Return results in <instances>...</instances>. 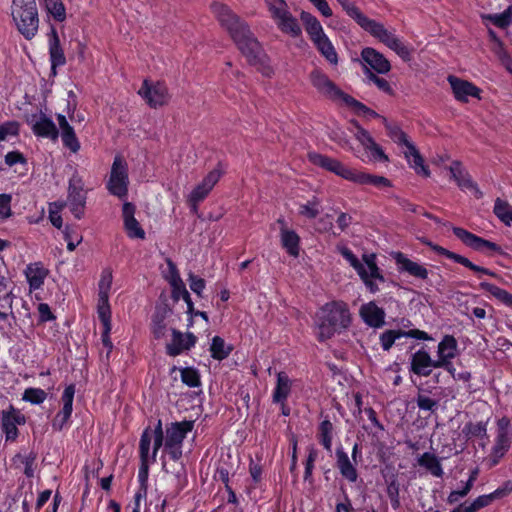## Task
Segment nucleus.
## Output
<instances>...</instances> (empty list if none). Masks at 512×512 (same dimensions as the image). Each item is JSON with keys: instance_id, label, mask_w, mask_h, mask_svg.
I'll return each mask as SVG.
<instances>
[{"instance_id": "42", "label": "nucleus", "mask_w": 512, "mask_h": 512, "mask_svg": "<svg viewBox=\"0 0 512 512\" xmlns=\"http://www.w3.org/2000/svg\"><path fill=\"white\" fill-rule=\"evenodd\" d=\"M483 21H489L498 28H507L512 24V5L508 6L502 13L483 14Z\"/></svg>"}, {"instance_id": "58", "label": "nucleus", "mask_w": 512, "mask_h": 512, "mask_svg": "<svg viewBox=\"0 0 512 512\" xmlns=\"http://www.w3.org/2000/svg\"><path fill=\"white\" fill-rule=\"evenodd\" d=\"M449 171L451 173V177L457 183L460 188L463 183L470 178V175L465 171L460 162L454 161L449 167Z\"/></svg>"}, {"instance_id": "7", "label": "nucleus", "mask_w": 512, "mask_h": 512, "mask_svg": "<svg viewBox=\"0 0 512 512\" xmlns=\"http://www.w3.org/2000/svg\"><path fill=\"white\" fill-rule=\"evenodd\" d=\"M264 2L270 18L282 33L288 34L291 37L301 35V27L297 19L290 12L285 0H264Z\"/></svg>"}, {"instance_id": "14", "label": "nucleus", "mask_w": 512, "mask_h": 512, "mask_svg": "<svg viewBox=\"0 0 512 512\" xmlns=\"http://www.w3.org/2000/svg\"><path fill=\"white\" fill-rule=\"evenodd\" d=\"M138 94L151 108L167 105L171 95L165 83L144 80Z\"/></svg>"}, {"instance_id": "50", "label": "nucleus", "mask_w": 512, "mask_h": 512, "mask_svg": "<svg viewBox=\"0 0 512 512\" xmlns=\"http://www.w3.org/2000/svg\"><path fill=\"white\" fill-rule=\"evenodd\" d=\"M383 43L403 60L407 61L410 59V50L393 32L384 39Z\"/></svg>"}, {"instance_id": "10", "label": "nucleus", "mask_w": 512, "mask_h": 512, "mask_svg": "<svg viewBox=\"0 0 512 512\" xmlns=\"http://www.w3.org/2000/svg\"><path fill=\"white\" fill-rule=\"evenodd\" d=\"M129 176L126 160L120 156H115L106 188L108 192L119 199L126 198L128 194Z\"/></svg>"}, {"instance_id": "17", "label": "nucleus", "mask_w": 512, "mask_h": 512, "mask_svg": "<svg viewBox=\"0 0 512 512\" xmlns=\"http://www.w3.org/2000/svg\"><path fill=\"white\" fill-rule=\"evenodd\" d=\"M447 81L451 86L454 98L458 102L468 103L470 98L481 99V89L472 82L454 75H449Z\"/></svg>"}, {"instance_id": "3", "label": "nucleus", "mask_w": 512, "mask_h": 512, "mask_svg": "<svg viewBox=\"0 0 512 512\" xmlns=\"http://www.w3.org/2000/svg\"><path fill=\"white\" fill-rule=\"evenodd\" d=\"M308 159L313 165L321 167L355 184L373 185L379 188L392 187V183L388 178L347 167L335 158L317 152H311L308 154Z\"/></svg>"}, {"instance_id": "8", "label": "nucleus", "mask_w": 512, "mask_h": 512, "mask_svg": "<svg viewBox=\"0 0 512 512\" xmlns=\"http://www.w3.org/2000/svg\"><path fill=\"white\" fill-rule=\"evenodd\" d=\"M512 443V426L510 419L503 416L496 421L494 443L485 462L489 468L496 466L509 451Z\"/></svg>"}, {"instance_id": "4", "label": "nucleus", "mask_w": 512, "mask_h": 512, "mask_svg": "<svg viewBox=\"0 0 512 512\" xmlns=\"http://www.w3.org/2000/svg\"><path fill=\"white\" fill-rule=\"evenodd\" d=\"M159 426L161 430V448H163V453L167 454L173 461L180 460L183 455V442L187 434L193 429V422H174L168 425L164 431L162 421L158 420L153 429L151 427L145 428L143 432H148L150 436V449L155 445Z\"/></svg>"}, {"instance_id": "37", "label": "nucleus", "mask_w": 512, "mask_h": 512, "mask_svg": "<svg viewBox=\"0 0 512 512\" xmlns=\"http://www.w3.org/2000/svg\"><path fill=\"white\" fill-rule=\"evenodd\" d=\"M458 354V343L454 336L445 335L437 346L436 364L452 361Z\"/></svg>"}, {"instance_id": "35", "label": "nucleus", "mask_w": 512, "mask_h": 512, "mask_svg": "<svg viewBox=\"0 0 512 512\" xmlns=\"http://www.w3.org/2000/svg\"><path fill=\"white\" fill-rule=\"evenodd\" d=\"M60 135L63 145L72 153H77L80 150V142L75 134L74 128L69 124L63 114H57Z\"/></svg>"}, {"instance_id": "18", "label": "nucleus", "mask_w": 512, "mask_h": 512, "mask_svg": "<svg viewBox=\"0 0 512 512\" xmlns=\"http://www.w3.org/2000/svg\"><path fill=\"white\" fill-rule=\"evenodd\" d=\"M402 337L413 338L422 341H432L433 338L425 331L419 329L404 330H386L379 336L381 348L384 351H389L396 341Z\"/></svg>"}, {"instance_id": "43", "label": "nucleus", "mask_w": 512, "mask_h": 512, "mask_svg": "<svg viewBox=\"0 0 512 512\" xmlns=\"http://www.w3.org/2000/svg\"><path fill=\"white\" fill-rule=\"evenodd\" d=\"M360 26L382 43L384 42V39L389 37L390 34L392 33L391 31L387 30L383 24L375 20L369 19L368 17L365 18V20L361 23Z\"/></svg>"}, {"instance_id": "20", "label": "nucleus", "mask_w": 512, "mask_h": 512, "mask_svg": "<svg viewBox=\"0 0 512 512\" xmlns=\"http://www.w3.org/2000/svg\"><path fill=\"white\" fill-rule=\"evenodd\" d=\"M222 171L218 168L210 171L203 180L190 192L188 201L194 210L197 209L198 203L203 201L216 183L220 180Z\"/></svg>"}, {"instance_id": "45", "label": "nucleus", "mask_w": 512, "mask_h": 512, "mask_svg": "<svg viewBox=\"0 0 512 512\" xmlns=\"http://www.w3.org/2000/svg\"><path fill=\"white\" fill-rule=\"evenodd\" d=\"M98 318L102 324L101 340L103 345L108 349V354L113 349V343L110 338L112 330L111 312H97Z\"/></svg>"}, {"instance_id": "59", "label": "nucleus", "mask_w": 512, "mask_h": 512, "mask_svg": "<svg viewBox=\"0 0 512 512\" xmlns=\"http://www.w3.org/2000/svg\"><path fill=\"white\" fill-rule=\"evenodd\" d=\"M343 10L353 18L359 25L365 20L366 16L357 8L352 0H342L338 2Z\"/></svg>"}, {"instance_id": "56", "label": "nucleus", "mask_w": 512, "mask_h": 512, "mask_svg": "<svg viewBox=\"0 0 512 512\" xmlns=\"http://www.w3.org/2000/svg\"><path fill=\"white\" fill-rule=\"evenodd\" d=\"M387 483V495L391 501V505L394 509H397L400 506L399 500V483L396 479L395 475H392L389 479L386 480Z\"/></svg>"}, {"instance_id": "41", "label": "nucleus", "mask_w": 512, "mask_h": 512, "mask_svg": "<svg viewBox=\"0 0 512 512\" xmlns=\"http://www.w3.org/2000/svg\"><path fill=\"white\" fill-rule=\"evenodd\" d=\"M319 53L331 64H338V54L327 35L313 42Z\"/></svg>"}, {"instance_id": "15", "label": "nucleus", "mask_w": 512, "mask_h": 512, "mask_svg": "<svg viewBox=\"0 0 512 512\" xmlns=\"http://www.w3.org/2000/svg\"><path fill=\"white\" fill-rule=\"evenodd\" d=\"M452 230L463 244L477 252L487 255L502 254V248L492 241L481 238L460 227H453Z\"/></svg>"}, {"instance_id": "38", "label": "nucleus", "mask_w": 512, "mask_h": 512, "mask_svg": "<svg viewBox=\"0 0 512 512\" xmlns=\"http://www.w3.org/2000/svg\"><path fill=\"white\" fill-rule=\"evenodd\" d=\"M300 19L312 42L326 35L320 21L310 12L302 11Z\"/></svg>"}, {"instance_id": "26", "label": "nucleus", "mask_w": 512, "mask_h": 512, "mask_svg": "<svg viewBox=\"0 0 512 512\" xmlns=\"http://www.w3.org/2000/svg\"><path fill=\"white\" fill-rule=\"evenodd\" d=\"M33 133L38 137L48 138L55 141L59 136L53 120L44 113L34 114L29 120Z\"/></svg>"}, {"instance_id": "2", "label": "nucleus", "mask_w": 512, "mask_h": 512, "mask_svg": "<svg viewBox=\"0 0 512 512\" xmlns=\"http://www.w3.org/2000/svg\"><path fill=\"white\" fill-rule=\"evenodd\" d=\"M317 338L324 342L347 329L351 324V313L343 301L324 304L314 318Z\"/></svg>"}, {"instance_id": "22", "label": "nucleus", "mask_w": 512, "mask_h": 512, "mask_svg": "<svg viewBox=\"0 0 512 512\" xmlns=\"http://www.w3.org/2000/svg\"><path fill=\"white\" fill-rule=\"evenodd\" d=\"M171 333V341L166 344V353L169 356H178L193 348L197 342L196 336L191 332L183 333L176 329H171Z\"/></svg>"}, {"instance_id": "48", "label": "nucleus", "mask_w": 512, "mask_h": 512, "mask_svg": "<svg viewBox=\"0 0 512 512\" xmlns=\"http://www.w3.org/2000/svg\"><path fill=\"white\" fill-rule=\"evenodd\" d=\"M493 212L506 226L512 225V206L507 201L497 198L494 202Z\"/></svg>"}, {"instance_id": "6", "label": "nucleus", "mask_w": 512, "mask_h": 512, "mask_svg": "<svg viewBox=\"0 0 512 512\" xmlns=\"http://www.w3.org/2000/svg\"><path fill=\"white\" fill-rule=\"evenodd\" d=\"M385 126L391 140L403 148V154L409 167L413 169L417 175L428 178L431 174L430 170L425 165L424 159L419 150L408 138L407 134L398 126L390 124H386Z\"/></svg>"}, {"instance_id": "12", "label": "nucleus", "mask_w": 512, "mask_h": 512, "mask_svg": "<svg viewBox=\"0 0 512 512\" xmlns=\"http://www.w3.org/2000/svg\"><path fill=\"white\" fill-rule=\"evenodd\" d=\"M356 271L366 288L373 294L379 291V283L385 281L373 253L363 255V261Z\"/></svg>"}, {"instance_id": "16", "label": "nucleus", "mask_w": 512, "mask_h": 512, "mask_svg": "<svg viewBox=\"0 0 512 512\" xmlns=\"http://www.w3.org/2000/svg\"><path fill=\"white\" fill-rule=\"evenodd\" d=\"M26 423L25 416L14 407L3 410L1 413V430L6 442H15L18 438V426Z\"/></svg>"}, {"instance_id": "39", "label": "nucleus", "mask_w": 512, "mask_h": 512, "mask_svg": "<svg viewBox=\"0 0 512 512\" xmlns=\"http://www.w3.org/2000/svg\"><path fill=\"white\" fill-rule=\"evenodd\" d=\"M487 425L488 421L468 422L465 424L462 432L468 439L477 438L483 440L481 446L484 448L488 440Z\"/></svg>"}, {"instance_id": "1", "label": "nucleus", "mask_w": 512, "mask_h": 512, "mask_svg": "<svg viewBox=\"0 0 512 512\" xmlns=\"http://www.w3.org/2000/svg\"><path fill=\"white\" fill-rule=\"evenodd\" d=\"M210 10L219 25L227 31L249 63L259 65L263 75L271 76L273 70L268 64V59L260 43L251 32L249 25L224 3L212 2Z\"/></svg>"}, {"instance_id": "60", "label": "nucleus", "mask_w": 512, "mask_h": 512, "mask_svg": "<svg viewBox=\"0 0 512 512\" xmlns=\"http://www.w3.org/2000/svg\"><path fill=\"white\" fill-rule=\"evenodd\" d=\"M64 239L67 242V249L74 251L76 247L82 242V236L70 227H65L63 230Z\"/></svg>"}, {"instance_id": "33", "label": "nucleus", "mask_w": 512, "mask_h": 512, "mask_svg": "<svg viewBox=\"0 0 512 512\" xmlns=\"http://www.w3.org/2000/svg\"><path fill=\"white\" fill-rule=\"evenodd\" d=\"M67 202L75 218L80 219L84 214L86 204V194L81 184L76 185L73 181H70Z\"/></svg>"}, {"instance_id": "32", "label": "nucleus", "mask_w": 512, "mask_h": 512, "mask_svg": "<svg viewBox=\"0 0 512 512\" xmlns=\"http://www.w3.org/2000/svg\"><path fill=\"white\" fill-rule=\"evenodd\" d=\"M280 227V241L285 251L292 257H298L300 253V237L296 231L288 228L284 219H278Z\"/></svg>"}, {"instance_id": "11", "label": "nucleus", "mask_w": 512, "mask_h": 512, "mask_svg": "<svg viewBox=\"0 0 512 512\" xmlns=\"http://www.w3.org/2000/svg\"><path fill=\"white\" fill-rule=\"evenodd\" d=\"M158 435L155 439V445L150 449V436L148 432H142L139 441V455H140V469L138 478L141 481L143 487H145V482L148 477V469L151 464L156 462L157 454L159 449L162 446V438H161V430L160 426L158 427Z\"/></svg>"}, {"instance_id": "31", "label": "nucleus", "mask_w": 512, "mask_h": 512, "mask_svg": "<svg viewBox=\"0 0 512 512\" xmlns=\"http://www.w3.org/2000/svg\"><path fill=\"white\" fill-rule=\"evenodd\" d=\"M359 315L369 327L381 328L385 324V311L373 301L363 304L359 309Z\"/></svg>"}, {"instance_id": "54", "label": "nucleus", "mask_w": 512, "mask_h": 512, "mask_svg": "<svg viewBox=\"0 0 512 512\" xmlns=\"http://www.w3.org/2000/svg\"><path fill=\"white\" fill-rule=\"evenodd\" d=\"M47 398V393L41 388H27L22 396V399L31 404H42Z\"/></svg>"}, {"instance_id": "51", "label": "nucleus", "mask_w": 512, "mask_h": 512, "mask_svg": "<svg viewBox=\"0 0 512 512\" xmlns=\"http://www.w3.org/2000/svg\"><path fill=\"white\" fill-rule=\"evenodd\" d=\"M45 10L48 15L58 22L66 19V9L62 0H50L44 3Z\"/></svg>"}, {"instance_id": "29", "label": "nucleus", "mask_w": 512, "mask_h": 512, "mask_svg": "<svg viewBox=\"0 0 512 512\" xmlns=\"http://www.w3.org/2000/svg\"><path fill=\"white\" fill-rule=\"evenodd\" d=\"M135 206L130 202H125L122 207L124 228L127 236L131 239H145L146 233L135 218Z\"/></svg>"}, {"instance_id": "9", "label": "nucleus", "mask_w": 512, "mask_h": 512, "mask_svg": "<svg viewBox=\"0 0 512 512\" xmlns=\"http://www.w3.org/2000/svg\"><path fill=\"white\" fill-rule=\"evenodd\" d=\"M350 133L353 134L354 138L360 143L363 147L365 153L367 154L368 159L366 160L364 157L360 156L356 152L354 155L361 159L363 162H388L389 158L385 154L383 148L376 143L372 135L360 126L357 122L351 123V128H349Z\"/></svg>"}, {"instance_id": "52", "label": "nucleus", "mask_w": 512, "mask_h": 512, "mask_svg": "<svg viewBox=\"0 0 512 512\" xmlns=\"http://www.w3.org/2000/svg\"><path fill=\"white\" fill-rule=\"evenodd\" d=\"M333 425L329 420H323L319 425V440L325 450H332Z\"/></svg>"}, {"instance_id": "53", "label": "nucleus", "mask_w": 512, "mask_h": 512, "mask_svg": "<svg viewBox=\"0 0 512 512\" xmlns=\"http://www.w3.org/2000/svg\"><path fill=\"white\" fill-rule=\"evenodd\" d=\"M364 75L367 81L369 83H373L379 90L383 91L386 94L393 93V89L386 79L377 76L376 73L372 72L368 68L364 69Z\"/></svg>"}, {"instance_id": "55", "label": "nucleus", "mask_w": 512, "mask_h": 512, "mask_svg": "<svg viewBox=\"0 0 512 512\" xmlns=\"http://www.w3.org/2000/svg\"><path fill=\"white\" fill-rule=\"evenodd\" d=\"M181 372V380L188 387L195 388L199 387L201 384L200 375L198 371L191 367L182 368Z\"/></svg>"}, {"instance_id": "21", "label": "nucleus", "mask_w": 512, "mask_h": 512, "mask_svg": "<svg viewBox=\"0 0 512 512\" xmlns=\"http://www.w3.org/2000/svg\"><path fill=\"white\" fill-rule=\"evenodd\" d=\"M23 273L28 283L29 293H33L43 288L50 271L43 262L35 261L27 264Z\"/></svg>"}, {"instance_id": "34", "label": "nucleus", "mask_w": 512, "mask_h": 512, "mask_svg": "<svg viewBox=\"0 0 512 512\" xmlns=\"http://www.w3.org/2000/svg\"><path fill=\"white\" fill-rule=\"evenodd\" d=\"M292 385L293 380L286 372H278L276 375V385L272 392V401L276 404H280L281 407H284L291 393Z\"/></svg>"}, {"instance_id": "19", "label": "nucleus", "mask_w": 512, "mask_h": 512, "mask_svg": "<svg viewBox=\"0 0 512 512\" xmlns=\"http://www.w3.org/2000/svg\"><path fill=\"white\" fill-rule=\"evenodd\" d=\"M75 385L70 384L65 387L62 396V408L58 411L52 421V427L54 430H62L68 426L72 412H73V401L75 395Z\"/></svg>"}, {"instance_id": "57", "label": "nucleus", "mask_w": 512, "mask_h": 512, "mask_svg": "<svg viewBox=\"0 0 512 512\" xmlns=\"http://www.w3.org/2000/svg\"><path fill=\"white\" fill-rule=\"evenodd\" d=\"M504 494L503 490L497 489L492 493L478 496L471 504L475 511L484 508L492 503L493 500Z\"/></svg>"}, {"instance_id": "49", "label": "nucleus", "mask_w": 512, "mask_h": 512, "mask_svg": "<svg viewBox=\"0 0 512 512\" xmlns=\"http://www.w3.org/2000/svg\"><path fill=\"white\" fill-rule=\"evenodd\" d=\"M321 212V201L317 197H312L306 203L298 207V213L307 219H315Z\"/></svg>"}, {"instance_id": "44", "label": "nucleus", "mask_w": 512, "mask_h": 512, "mask_svg": "<svg viewBox=\"0 0 512 512\" xmlns=\"http://www.w3.org/2000/svg\"><path fill=\"white\" fill-rule=\"evenodd\" d=\"M360 26L382 43L384 42V39L389 37L390 34L392 33L391 31L387 30L383 24L375 20L369 19L368 17L365 18V20L361 23Z\"/></svg>"}, {"instance_id": "46", "label": "nucleus", "mask_w": 512, "mask_h": 512, "mask_svg": "<svg viewBox=\"0 0 512 512\" xmlns=\"http://www.w3.org/2000/svg\"><path fill=\"white\" fill-rule=\"evenodd\" d=\"M232 346L226 344L225 340L220 336H214L210 346V352L212 358L216 360H224L229 356L232 351Z\"/></svg>"}, {"instance_id": "13", "label": "nucleus", "mask_w": 512, "mask_h": 512, "mask_svg": "<svg viewBox=\"0 0 512 512\" xmlns=\"http://www.w3.org/2000/svg\"><path fill=\"white\" fill-rule=\"evenodd\" d=\"M309 80L316 91L327 99L345 103V98L349 96L320 69H314L309 75Z\"/></svg>"}, {"instance_id": "5", "label": "nucleus", "mask_w": 512, "mask_h": 512, "mask_svg": "<svg viewBox=\"0 0 512 512\" xmlns=\"http://www.w3.org/2000/svg\"><path fill=\"white\" fill-rule=\"evenodd\" d=\"M11 17L17 31L26 39H33L39 30L36 0H12Z\"/></svg>"}, {"instance_id": "28", "label": "nucleus", "mask_w": 512, "mask_h": 512, "mask_svg": "<svg viewBox=\"0 0 512 512\" xmlns=\"http://www.w3.org/2000/svg\"><path fill=\"white\" fill-rule=\"evenodd\" d=\"M361 59L372 72L378 74H387L391 70L389 60L380 52L371 47H366L361 51Z\"/></svg>"}, {"instance_id": "25", "label": "nucleus", "mask_w": 512, "mask_h": 512, "mask_svg": "<svg viewBox=\"0 0 512 512\" xmlns=\"http://www.w3.org/2000/svg\"><path fill=\"white\" fill-rule=\"evenodd\" d=\"M113 282V271L110 267L102 269L98 281L97 312H111L109 303Z\"/></svg>"}, {"instance_id": "62", "label": "nucleus", "mask_w": 512, "mask_h": 512, "mask_svg": "<svg viewBox=\"0 0 512 512\" xmlns=\"http://www.w3.org/2000/svg\"><path fill=\"white\" fill-rule=\"evenodd\" d=\"M19 134V123L17 121H7L0 125V141Z\"/></svg>"}, {"instance_id": "24", "label": "nucleus", "mask_w": 512, "mask_h": 512, "mask_svg": "<svg viewBox=\"0 0 512 512\" xmlns=\"http://www.w3.org/2000/svg\"><path fill=\"white\" fill-rule=\"evenodd\" d=\"M424 244H426L427 246H429L434 252H436L437 254L439 255H442L456 263H459L467 268H469L470 270L474 271L475 273H477L479 276L481 274H484V275H489V276H492V277H496V273H494L493 271L487 269V268H484V267H481V266H478L474 263H472L468 258L460 255V254H457V253H454L442 246H439L437 244H434L432 243L431 241H423Z\"/></svg>"}, {"instance_id": "63", "label": "nucleus", "mask_w": 512, "mask_h": 512, "mask_svg": "<svg viewBox=\"0 0 512 512\" xmlns=\"http://www.w3.org/2000/svg\"><path fill=\"white\" fill-rule=\"evenodd\" d=\"M167 326L164 319L160 316H155L152 320V333L156 339H162L166 336Z\"/></svg>"}, {"instance_id": "47", "label": "nucleus", "mask_w": 512, "mask_h": 512, "mask_svg": "<svg viewBox=\"0 0 512 512\" xmlns=\"http://www.w3.org/2000/svg\"><path fill=\"white\" fill-rule=\"evenodd\" d=\"M480 288L489 292L492 296L508 307H512V294L508 291L486 281L480 283Z\"/></svg>"}, {"instance_id": "23", "label": "nucleus", "mask_w": 512, "mask_h": 512, "mask_svg": "<svg viewBox=\"0 0 512 512\" xmlns=\"http://www.w3.org/2000/svg\"><path fill=\"white\" fill-rule=\"evenodd\" d=\"M391 256L395 261L398 272L407 273L420 280L428 278L429 271L423 264L411 260L402 252H393Z\"/></svg>"}, {"instance_id": "36", "label": "nucleus", "mask_w": 512, "mask_h": 512, "mask_svg": "<svg viewBox=\"0 0 512 512\" xmlns=\"http://www.w3.org/2000/svg\"><path fill=\"white\" fill-rule=\"evenodd\" d=\"M336 466L342 477L348 482L355 483L357 481L358 472L356 466L351 462L348 454L343 448H338L336 450Z\"/></svg>"}, {"instance_id": "27", "label": "nucleus", "mask_w": 512, "mask_h": 512, "mask_svg": "<svg viewBox=\"0 0 512 512\" xmlns=\"http://www.w3.org/2000/svg\"><path fill=\"white\" fill-rule=\"evenodd\" d=\"M436 368V361L431 358L427 350L421 348L410 356V372L415 375L428 377Z\"/></svg>"}, {"instance_id": "40", "label": "nucleus", "mask_w": 512, "mask_h": 512, "mask_svg": "<svg viewBox=\"0 0 512 512\" xmlns=\"http://www.w3.org/2000/svg\"><path fill=\"white\" fill-rule=\"evenodd\" d=\"M417 462L434 477L441 478L444 474L440 459L433 453H423L418 457Z\"/></svg>"}, {"instance_id": "61", "label": "nucleus", "mask_w": 512, "mask_h": 512, "mask_svg": "<svg viewBox=\"0 0 512 512\" xmlns=\"http://www.w3.org/2000/svg\"><path fill=\"white\" fill-rule=\"evenodd\" d=\"M11 202L10 194H0V222H4L12 216Z\"/></svg>"}, {"instance_id": "30", "label": "nucleus", "mask_w": 512, "mask_h": 512, "mask_svg": "<svg viewBox=\"0 0 512 512\" xmlns=\"http://www.w3.org/2000/svg\"><path fill=\"white\" fill-rule=\"evenodd\" d=\"M48 46L51 74L55 76L57 74V68L65 65L66 57L61 47L57 30L54 26H51L48 34Z\"/></svg>"}, {"instance_id": "64", "label": "nucleus", "mask_w": 512, "mask_h": 512, "mask_svg": "<svg viewBox=\"0 0 512 512\" xmlns=\"http://www.w3.org/2000/svg\"><path fill=\"white\" fill-rule=\"evenodd\" d=\"M188 281L190 289L199 297L202 296V293L206 287L205 280L203 278H200L193 273H189L188 275Z\"/></svg>"}]
</instances>
